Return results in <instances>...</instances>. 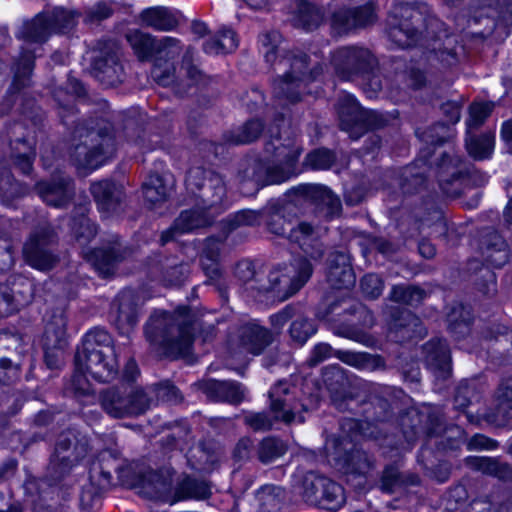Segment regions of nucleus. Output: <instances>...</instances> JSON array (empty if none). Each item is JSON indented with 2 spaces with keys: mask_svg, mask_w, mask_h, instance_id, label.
Segmentation results:
<instances>
[{
  "mask_svg": "<svg viewBox=\"0 0 512 512\" xmlns=\"http://www.w3.org/2000/svg\"><path fill=\"white\" fill-rule=\"evenodd\" d=\"M322 230L308 222H299L289 229L288 239L297 244L313 260L322 258L324 249L321 241Z\"/></svg>",
  "mask_w": 512,
  "mask_h": 512,
  "instance_id": "20",
  "label": "nucleus"
},
{
  "mask_svg": "<svg viewBox=\"0 0 512 512\" xmlns=\"http://www.w3.org/2000/svg\"><path fill=\"white\" fill-rule=\"evenodd\" d=\"M173 475L174 471L171 468H162L158 471L146 470L136 475L133 487L147 498L172 504Z\"/></svg>",
  "mask_w": 512,
  "mask_h": 512,
  "instance_id": "13",
  "label": "nucleus"
},
{
  "mask_svg": "<svg viewBox=\"0 0 512 512\" xmlns=\"http://www.w3.org/2000/svg\"><path fill=\"white\" fill-rule=\"evenodd\" d=\"M481 249L485 261L494 267H502L508 261L507 244L497 233L489 234L482 241Z\"/></svg>",
  "mask_w": 512,
  "mask_h": 512,
  "instance_id": "29",
  "label": "nucleus"
},
{
  "mask_svg": "<svg viewBox=\"0 0 512 512\" xmlns=\"http://www.w3.org/2000/svg\"><path fill=\"white\" fill-rule=\"evenodd\" d=\"M96 77L106 86H115L123 80V67L116 55L100 59L95 63Z\"/></svg>",
  "mask_w": 512,
  "mask_h": 512,
  "instance_id": "32",
  "label": "nucleus"
},
{
  "mask_svg": "<svg viewBox=\"0 0 512 512\" xmlns=\"http://www.w3.org/2000/svg\"><path fill=\"white\" fill-rule=\"evenodd\" d=\"M286 452L285 443L275 437L264 438L258 446V458L262 463H270L283 456Z\"/></svg>",
  "mask_w": 512,
  "mask_h": 512,
  "instance_id": "49",
  "label": "nucleus"
},
{
  "mask_svg": "<svg viewBox=\"0 0 512 512\" xmlns=\"http://www.w3.org/2000/svg\"><path fill=\"white\" fill-rule=\"evenodd\" d=\"M36 190L45 203L54 207L66 206L73 196L72 181L65 177H59L51 182H40Z\"/></svg>",
  "mask_w": 512,
  "mask_h": 512,
  "instance_id": "23",
  "label": "nucleus"
},
{
  "mask_svg": "<svg viewBox=\"0 0 512 512\" xmlns=\"http://www.w3.org/2000/svg\"><path fill=\"white\" fill-rule=\"evenodd\" d=\"M90 190L103 209L112 210L120 201L121 191L112 181L103 180L93 183Z\"/></svg>",
  "mask_w": 512,
  "mask_h": 512,
  "instance_id": "39",
  "label": "nucleus"
},
{
  "mask_svg": "<svg viewBox=\"0 0 512 512\" xmlns=\"http://www.w3.org/2000/svg\"><path fill=\"white\" fill-rule=\"evenodd\" d=\"M145 335L153 347L173 358L189 354L193 343L191 324L178 315L163 311L151 315Z\"/></svg>",
  "mask_w": 512,
  "mask_h": 512,
  "instance_id": "4",
  "label": "nucleus"
},
{
  "mask_svg": "<svg viewBox=\"0 0 512 512\" xmlns=\"http://www.w3.org/2000/svg\"><path fill=\"white\" fill-rule=\"evenodd\" d=\"M172 191V183L157 174L150 175L143 184V195L151 205L166 201Z\"/></svg>",
  "mask_w": 512,
  "mask_h": 512,
  "instance_id": "31",
  "label": "nucleus"
},
{
  "mask_svg": "<svg viewBox=\"0 0 512 512\" xmlns=\"http://www.w3.org/2000/svg\"><path fill=\"white\" fill-rule=\"evenodd\" d=\"M338 115L340 128L352 139H358L368 130L378 129L387 124V118L383 114L363 109L355 98H342Z\"/></svg>",
  "mask_w": 512,
  "mask_h": 512,
  "instance_id": "10",
  "label": "nucleus"
},
{
  "mask_svg": "<svg viewBox=\"0 0 512 512\" xmlns=\"http://www.w3.org/2000/svg\"><path fill=\"white\" fill-rule=\"evenodd\" d=\"M323 19L324 16L320 8L303 0L296 3L292 16L295 27L311 31L318 28Z\"/></svg>",
  "mask_w": 512,
  "mask_h": 512,
  "instance_id": "28",
  "label": "nucleus"
},
{
  "mask_svg": "<svg viewBox=\"0 0 512 512\" xmlns=\"http://www.w3.org/2000/svg\"><path fill=\"white\" fill-rule=\"evenodd\" d=\"M264 150L269 163L265 165L255 161L250 175L256 185L279 184L296 174V164L302 149L292 132L285 130L277 136L272 135L265 143Z\"/></svg>",
  "mask_w": 512,
  "mask_h": 512,
  "instance_id": "3",
  "label": "nucleus"
},
{
  "mask_svg": "<svg viewBox=\"0 0 512 512\" xmlns=\"http://www.w3.org/2000/svg\"><path fill=\"white\" fill-rule=\"evenodd\" d=\"M84 257L103 277L114 272L116 265L125 259L127 250L120 243L113 242L107 248H97L92 251H83Z\"/></svg>",
  "mask_w": 512,
  "mask_h": 512,
  "instance_id": "21",
  "label": "nucleus"
},
{
  "mask_svg": "<svg viewBox=\"0 0 512 512\" xmlns=\"http://www.w3.org/2000/svg\"><path fill=\"white\" fill-rule=\"evenodd\" d=\"M461 512H512V494L503 493L490 500H475Z\"/></svg>",
  "mask_w": 512,
  "mask_h": 512,
  "instance_id": "43",
  "label": "nucleus"
},
{
  "mask_svg": "<svg viewBox=\"0 0 512 512\" xmlns=\"http://www.w3.org/2000/svg\"><path fill=\"white\" fill-rule=\"evenodd\" d=\"M15 36L18 40L26 44V48L21 53L14 66L13 86L20 90L30 83L31 76V38H32V20L29 18L21 19L16 27Z\"/></svg>",
  "mask_w": 512,
  "mask_h": 512,
  "instance_id": "18",
  "label": "nucleus"
},
{
  "mask_svg": "<svg viewBox=\"0 0 512 512\" xmlns=\"http://www.w3.org/2000/svg\"><path fill=\"white\" fill-rule=\"evenodd\" d=\"M334 162V155L327 149H318L306 157V164L313 169H328Z\"/></svg>",
  "mask_w": 512,
  "mask_h": 512,
  "instance_id": "62",
  "label": "nucleus"
},
{
  "mask_svg": "<svg viewBox=\"0 0 512 512\" xmlns=\"http://www.w3.org/2000/svg\"><path fill=\"white\" fill-rule=\"evenodd\" d=\"M157 40L151 35L134 30L127 34V41L139 60H147L155 53Z\"/></svg>",
  "mask_w": 512,
  "mask_h": 512,
  "instance_id": "45",
  "label": "nucleus"
},
{
  "mask_svg": "<svg viewBox=\"0 0 512 512\" xmlns=\"http://www.w3.org/2000/svg\"><path fill=\"white\" fill-rule=\"evenodd\" d=\"M263 130V122L258 119H253L227 132L224 135V139L226 143L232 145L250 144L260 137Z\"/></svg>",
  "mask_w": 512,
  "mask_h": 512,
  "instance_id": "30",
  "label": "nucleus"
},
{
  "mask_svg": "<svg viewBox=\"0 0 512 512\" xmlns=\"http://www.w3.org/2000/svg\"><path fill=\"white\" fill-rule=\"evenodd\" d=\"M273 342L272 333L255 321L241 325L229 340L231 350L261 354Z\"/></svg>",
  "mask_w": 512,
  "mask_h": 512,
  "instance_id": "15",
  "label": "nucleus"
},
{
  "mask_svg": "<svg viewBox=\"0 0 512 512\" xmlns=\"http://www.w3.org/2000/svg\"><path fill=\"white\" fill-rule=\"evenodd\" d=\"M184 47L177 38L165 36L157 40L154 62H174L182 52Z\"/></svg>",
  "mask_w": 512,
  "mask_h": 512,
  "instance_id": "46",
  "label": "nucleus"
},
{
  "mask_svg": "<svg viewBox=\"0 0 512 512\" xmlns=\"http://www.w3.org/2000/svg\"><path fill=\"white\" fill-rule=\"evenodd\" d=\"M312 273L313 267L306 258H295L290 263L271 270L268 275L269 286L260 288L259 292H271L278 300L285 301L308 282Z\"/></svg>",
  "mask_w": 512,
  "mask_h": 512,
  "instance_id": "8",
  "label": "nucleus"
},
{
  "mask_svg": "<svg viewBox=\"0 0 512 512\" xmlns=\"http://www.w3.org/2000/svg\"><path fill=\"white\" fill-rule=\"evenodd\" d=\"M270 410L277 421L290 424L293 421L302 423L304 418L299 413V404L290 393V385L279 381L269 391Z\"/></svg>",
  "mask_w": 512,
  "mask_h": 512,
  "instance_id": "17",
  "label": "nucleus"
},
{
  "mask_svg": "<svg viewBox=\"0 0 512 512\" xmlns=\"http://www.w3.org/2000/svg\"><path fill=\"white\" fill-rule=\"evenodd\" d=\"M438 169L440 187L445 193L448 194L450 192L445 185L458 178V170L453 164V160L448 155H444L442 157L441 163L438 165Z\"/></svg>",
  "mask_w": 512,
  "mask_h": 512,
  "instance_id": "59",
  "label": "nucleus"
},
{
  "mask_svg": "<svg viewBox=\"0 0 512 512\" xmlns=\"http://www.w3.org/2000/svg\"><path fill=\"white\" fill-rule=\"evenodd\" d=\"M18 305L12 289L6 284H0V318L12 315L18 310Z\"/></svg>",
  "mask_w": 512,
  "mask_h": 512,
  "instance_id": "61",
  "label": "nucleus"
},
{
  "mask_svg": "<svg viewBox=\"0 0 512 512\" xmlns=\"http://www.w3.org/2000/svg\"><path fill=\"white\" fill-rule=\"evenodd\" d=\"M466 148L469 155L476 160L489 158L495 148V132L487 131L479 136H469L466 139Z\"/></svg>",
  "mask_w": 512,
  "mask_h": 512,
  "instance_id": "38",
  "label": "nucleus"
},
{
  "mask_svg": "<svg viewBox=\"0 0 512 512\" xmlns=\"http://www.w3.org/2000/svg\"><path fill=\"white\" fill-rule=\"evenodd\" d=\"M408 482L410 485H416L419 483V478L415 475L404 479L396 468L389 467L383 472L381 489L387 493H393L400 490Z\"/></svg>",
  "mask_w": 512,
  "mask_h": 512,
  "instance_id": "50",
  "label": "nucleus"
},
{
  "mask_svg": "<svg viewBox=\"0 0 512 512\" xmlns=\"http://www.w3.org/2000/svg\"><path fill=\"white\" fill-rule=\"evenodd\" d=\"M237 47L238 38L235 32L231 29L223 28L219 31L217 37L204 43L203 50L207 54L218 55L233 52Z\"/></svg>",
  "mask_w": 512,
  "mask_h": 512,
  "instance_id": "41",
  "label": "nucleus"
},
{
  "mask_svg": "<svg viewBox=\"0 0 512 512\" xmlns=\"http://www.w3.org/2000/svg\"><path fill=\"white\" fill-rule=\"evenodd\" d=\"M66 330V320L62 314L54 316L53 321L48 323L45 329V338L47 345L51 344L54 348L61 347Z\"/></svg>",
  "mask_w": 512,
  "mask_h": 512,
  "instance_id": "57",
  "label": "nucleus"
},
{
  "mask_svg": "<svg viewBox=\"0 0 512 512\" xmlns=\"http://www.w3.org/2000/svg\"><path fill=\"white\" fill-rule=\"evenodd\" d=\"M24 194V188L12 175L6 173L0 177V197L3 203L9 205Z\"/></svg>",
  "mask_w": 512,
  "mask_h": 512,
  "instance_id": "55",
  "label": "nucleus"
},
{
  "mask_svg": "<svg viewBox=\"0 0 512 512\" xmlns=\"http://www.w3.org/2000/svg\"><path fill=\"white\" fill-rule=\"evenodd\" d=\"M319 193L322 198V202L328 206L329 213L331 215L338 214L341 210V202L337 196H335L331 190L322 186H309L306 188V193Z\"/></svg>",
  "mask_w": 512,
  "mask_h": 512,
  "instance_id": "63",
  "label": "nucleus"
},
{
  "mask_svg": "<svg viewBox=\"0 0 512 512\" xmlns=\"http://www.w3.org/2000/svg\"><path fill=\"white\" fill-rule=\"evenodd\" d=\"M471 465L484 474L495 476L499 479H508L512 476L511 468L496 459L488 457H475L470 460Z\"/></svg>",
  "mask_w": 512,
  "mask_h": 512,
  "instance_id": "47",
  "label": "nucleus"
},
{
  "mask_svg": "<svg viewBox=\"0 0 512 512\" xmlns=\"http://www.w3.org/2000/svg\"><path fill=\"white\" fill-rule=\"evenodd\" d=\"M422 21V12L410 4H397L388 17V37L398 47L414 44L418 37L416 24Z\"/></svg>",
  "mask_w": 512,
  "mask_h": 512,
  "instance_id": "11",
  "label": "nucleus"
},
{
  "mask_svg": "<svg viewBox=\"0 0 512 512\" xmlns=\"http://www.w3.org/2000/svg\"><path fill=\"white\" fill-rule=\"evenodd\" d=\"M116 326L121 334L128 335L138 322V313L130 296L122 295L118 306Z\"/></svg>",
  "mask_w": 512,
  "mask_h": 512,
  "instance_id": "42",
  "label": "nucleus"
},
{
  "mask_svg": "<svg viewBox=\"0 0 512 512\" xmlns=\"http://www.w3.org/2000/svg\"><path fill=\"white\" fill-rule=\"evenodd\" d=\"M141 20L146 26L155 30L170 31L179 25L180 16L167 7L156 6L142 11Z\"/></svg>",
  "mask_w": 512,
  "mask_h": 512,
  "instance_id": "25",
  "label": "nucleus"
},
{
  "mask_svg": "<svg viewBox=\"0 0 512 512\" xmlns=\"http://www.w3.org/2000/svg\"><path fill=\"white\" fill-rule=\"evenodd\" d=\"M346 472L351 474L364 475L367 473L372 463L366 452L361 450L353 451L346 460Z\"/></svg>",
  "mask_w": 512,
  "mask_h": 512,
  "instance_id": "58",
  "label": "nucleus"
},
{
  "mask_svg": "<svg viewBox=\"0 0 512 512\" xmlns=\"http://www.w3.org/2000/svg\"><path fill=\"white\" fill-rule=\"evenodd\" d=\"M484 15L506 25L512 24V0H496L495 7H491L490 4L477 7L472 18L473 22L479 23Z\"/></svg>",
  "mask_w": 512,
  "mask_h": 512,
  "instance_id": "37",
  "label": "nucleus"
},
{
  "mask_svg": "<svg viewBox=\"0 0 512 512\" xmlns=\"http://www.w3.org/2000/svg\"><path fill=\"white\" fill-rule=\"evenodd\" d=\"M390 297L395 302L408 305H417L424 299L425 292L424 290L415 286L397 285L392 288Z\"/></svg>",
  "mask_w": 512,
  "mask_h": 512,
  "instance_id": "52",
  "label": "nucleus"
},
{
  "mask_svg": "<svg viewBox=\"0 0 512 512\" xmlns=\"http://www.w3.org/2000/svg\"><path fill=\"white\" fill-rule=\"evenodd\" d=\"M10 146L11 157L15 167L22 173L29 175L32 172V162L30 160L32 146L30 144L29 134L11 140Z\"/></svg>",
  "mask_w": 512,
  "mask_h": 512,
  "instance_id": "36",
  "label": "nucleus"
},
{
  "mask_svg": "<svg viewBox=\"0 0 512 512\" xmlns=\"http://www.w3.org/2000/svg\"><path fill=\"white\" fill-rule=\"evenodd\" d=\"M495 106L496 102L485 98L472 101L468 107V118L465 121L467 133L470 134L472 130L479 129L490 117Z\"/></svg>",
  "mask_w": 512,
  "mask_h": 512,
  "instance_id": "34",
  "label": "nucleus"
},
{
  "mask_svg": "<svg viewBox=\"0 0 512 512\" xmlns=\"http://www.w3.org/2000/svg\"><path fill=\"white\" fill-rule=\"evenodd\" d=\"M78 14L73 10L55 7L34 18V42L45 41L53 33H65L77 23Z\"/></svg>",
  "mask_w": 512,
  "mask_h": 512,
  "instance_id": "14",
  "label": "nucleus"
},
{
  "mask_svg": "<svg viewBox=\"0 0 512 512\" xmlns=\"http://www.w3.org/2000/svg\"><path fill=\"white\" fill-rule=\"evenodd\" d=\"M376 14L372 4L358 9H338L331 14V27L338 34L348 33L354 29L373 23Z\"/></svg>",
  "mask_w": 512,
  "mask_h": 512,
  "instance_id": "19",
  "label": "nucleus"
},
{
  "mask_svg": "<svg viewBox=\"0 0 512 512\" xmlns=\"http://www.w3.org/2000/svg\"><path fill=\"white\" fill-rule=\"evenodd\" d=\"M497 415L503 420L512 418V378L501 382L497 391Z\"/></svg>",
  "mask_w": 512,
  "mask_h": 512,
  "instance_id": "51",
  "label": "nucleus"
},
{
  "mask_svg": "<svg viewBox=\"0 0 512 512\" xmlns=\"http://www.w3.org/2000/svg\"><path fill=\"white\" fill-rule=\"evenodd\" d=\"M75 365L85 370L98 382H109L118 373V364L110 335L103 329L88 332L82 348L75 356Z\"/></svg>",
  "mask_w": 512,
  "mask_h": 512,
  "instance_id": "6",
  "label": "nucleus"
},
{
  "mask_svg": "<svg viewBox=\"0 0 512 512\" xmlns=\"http://www.w3.org/2000/svg\"><path fill=\"white\" fill-rule=\"evenodd\" d=\"M195 50L187 47L180 66L174 62H154L151 70L153 80L160 86L185 89L191 86H207L212 79L202 74L194 65Z\"/></svg>",
  "mask_w": 512,
  "mask_h": 512,
  "instance_id": "7",
  "label": "nucleus"
},
{
  "mask_svg": "<svg viewBox=\"0 0 512 512\" xmlns=\"http://www.w3.org/2000/svg\"><path fill=\"white\" fill-rule=\"evenodd\" d=\"M151 400L143 389L132 386L113 387L101 394V406L114 417L123 418L143 414Z\"/></svg>",
  "mask_w": 512,
  "mask_h": 512,
  "instance_id": "9",
  "label": "nucleus"
},
{
  "mask_svg": "<svg viewBox=\"0 0 512 512\" xmlns=\"http://www.w3.org/2000/svg\"><path fill=\"white\" fill-rule=\"evenodd\" d=\"M383 281L376 274H367L361 280V289L366 297L375 299L382 294Z\"/></svg>",
  "mask_w": 512,
  "mask_h": 512,
  "instance_id": "64",
  "label": "nucleus"
},
{
  "mask_svg": "<svg viewBox=\"0 0 512 512\" xmlns=\"http://www.w3.org/2000/svg\"><path fill=\"white\" fill-rule=\"evenodd\" d=\"M471 321L470 311L463 305L453 308L448 315L449 328L452 333L466 335L469 333V324Z\"/></svg>",
  "mask_w": 512,
  "mask_h": 512,
  "instance_id": "53",
  "label": "nucleus"
},
{
  "mask_svg": "<svg viewBox=\"0 0 512 512\" xmlns=\"http://www.w3.org/2000/svg\"><path fill=\"white\" fill-rule=\"evenodd\" d=\"M40 238L34 237V269L41 271L50 270L56 263L57 258L47 249L40 248Z\"/></svg>",
  "mask_w": 512,
  "mask_h": 512,
  "instance_id": "60",
  "label": "nucleus"
},
{
  "mask_svg": "<svg viewBox=\"0 0 512 512\" xmlns=\"http://www.w3.org/2000/svg\"><path fill=\"white\" fill-rule=\"evenodd\" d=\"M72 230L77 243L81 247L89 243L97 232L95 224L84 215L77 220H73Z\"/></svg>",
  "mask_w": 512,
  "mask_h": 512,
  "instance_id": "56",
  "label": "nucleus"
},
{
  "mask_svg": "<svg viewBox=\"0 0 512 512\" xmlns=\"http://www.w3.org/2000/svg\"><path fill=\"white\" fill-rule=\"evenodd\" d=\"M200 386L206 396L213 401L238 404L245 397V390L242 385L232 381L209 379L203 381Z\"/></svg>",
  "mask_w": 512,
  "mask_h": 512,
  "instance_id": "24",
  "label": "nucleus"
},
{
  "mask_svg": "<svg viewBox=\"0 0 512 512\" xmlns=\"http://www.w3.org/2000/svg\"><path fill=\"white\" fill-rule=\"evenodd\" d=\"M260 51L277 76L272 81L273 93H292L294 89L315 79L321 68L308 71L307 56L299 51H289L281 34L265 32L259 37Z\"/></svg>",
  "mask_w": 512,
  "mask_h": 512,
  "instance_id": "2",
  "label": "nucleus"
},
{
  "mask_svg": "<svg viewBox=\"0 0 512 512\" xmlns=\"http://www.w3.org/2000/svg\"><path fill=\"white\" fill-rule=\"evenodd\" d=\"M71 160L78 169L94 170L109 160L116 151L111 126L103 123L95 130L78 124L73 131Z\"/></svg>",
  "mask_w": 512,
  "mask_h": 512,
  "instance_id": "5",
  "label": "nucleus"
},
{
  "mask_svg": "<svg viewBox=\"0 0 512 512\" xmlns=\"http://www.w3.org/2000/svg\"><path fill=\"white\" fill-rule=\"evenodd\" d=\"M87 449L84 436L72 429L65 430L57 437L50 465L61 476L87 454Z\"/></svg>",
  "mask_w": 512,
  "mask_h": 512,
  "instance_id": "12",
  "label": "nucleus"
},
{
  "mask_svg": "<svg viewBox=\"0 0 512 512\" xmlns=\"http://www.w3.org/2000/svg\"><path fill=\"white\" fill-rule=\"evenodd\" d=\"M391 332L400 334L399 339H410L422 336L423 328L420 319L410 311H403L401 317L396 319L392 326Z\"/></svg>",
  "mask_w": 512,
  "mask_h": 512,
  "instance_id": "44",
  "label": "nucleus"
},
{
  "mask_svg": "<svg viewBox=\"0 0 512 512\" xmlns=\"http://www.w3.org/2000/svg\"><path fill=\"white\" fill-rule=\"evenodd\" d=\"M24 194V188L12 175L6 173L0 177V197L3 203L9 205Z\"/></svg>",
  "mask_w": 512,
  "mask_h": 512,
  "instance_id": "54",
  "label": "nucleus"
},
{
  "mask_svg": "<svg viewBox=\"0 0 512 512\" xmlns=\"http://www.w3.org/2000/svg\"><path fill=\"white\" fill-rule=\"evenodd\" d=\"M326 277L333 288L352 287L356 279L349 255L344 252L331 253L327 261Z\"/></svg>",
  "mask_w": 512,
  "mask_h": 512,
  "instance_id": "22",
  "label": "nucleus"
},
{
  "mask_svg": "<svg viewBox=\"0 0 512 512\" xmlns=\"http://www.w3.org/2000/svg\"><path fill=\"white\" fill-rule=\"evenodd\" d=\"M427 364L437 373L438 377H447L450 372V352L445 340L434 339L425 346Z\"/></svg>",
  "mask_w": 512,
  "mask_h": 512,
  "instance_id": "26",
  "label": "nucleus"
},
{
  "mask_svg": "<svg viewBox=\"0 0 512 512\" xmlns=\"http://www.w3.org/2000/svg\"><path fill=\"white\" fill-rule=\"evenodd\" d=\"M185 183L187 190L198 202L195 208L182 211L173 225L162 233V244L178 235L211 225L223 210L226 186L219 174L199 167L193 168L189 170Z\"/></svg>",
  "mask_w": 512,
  "mask_h": 512,
  "instance_id": "1",
  "label": "nucleus"
},
{
  "mask_svg": "<svg viewBox=\"0 0 512 512\" xmlns=\"http://www.w3.org/2000/svg\"><path fill=\"white\" fill-rule=\"evenodd\" d=\"M316 486H322L319 505L331 511H337L345 503L344 489L339 484L329 479H319Z\"/></svg>",
  "mask_w": 512,
  "mask_h": 512,
  "instance_id": "35",
  "label": "nucleus"
},
{
  "mask_svg": "<svg viewBox=\"0 0 512 512\" xmlns=\"http://www.w3.org/2000/svg\"><path fill=\"white\" fill-rule=\"evenodd\" d=\"M374 62L375 60L371 52L363 47H341L332 56V63L336 72L343 78H349L353 74L368 71Z\"/></svg>",
  "mask_w": 512,
  "mask_h": 512,
  "instance_id": "16",
  "label": "nucleus"
},
{
  "mask_svg": "<svg viewBox=\"0 0 512 512\" xmlns=\"http://www.w3.org/2000/svg\"><path fill=\"white\" fill-rule=\"evenodd\" d=\"M335 357L358 370L372 372L385 368V362L381 356L367 352L337 350L335 351Z\"/></svg>",
  "mask_w": 512,
  "mask_h": 512,
  "instance_id": "27",
  "label": "nucleus"
},
{
  "mask_svg": "<svg viewBox=\"0 0 512 512\" xmlns=\"http://www.w3.org/2000/svg\"><path fill=\"white\" fill-rule=\"evenodd\" d=\"M220 249V240L212 237L208 238L200 256L202 268L211 280H217L221 275L219 265Z\"/></svg>",
  "mask_w": 512,
  "mask_h": 512,
  "instance_id": "33",
  "label": "nucleus"
},
{
  "mask_svg": "<svg viewBox=\"0 0 512 512\" xmlns=\"http://www.w3.org/2000/svg\"><path fill=\"white\" fill-rule=\"evenodd\" d=\"M210 495V488L204 481L185 477L174 488L172 504L186 498L204 499Z\"/></svg>",
  "mask_w": 512,
  "mask_h": 512,
  "instance_id": "40",
  "label": "nucleus"
},
{
  "mask_svg": "<svg viewBox=\"0 0 512 512\" xmlns=\"http://www.w3.org/2000/svg\"><path fill=\"white\" fill-rule=\"evenodd\" d=\"M317 327L313 320L299 315L293 319L289 328L291 339L297 344L303 345L316 333Z\"/></svg>",
  "mask_w": 512,
  "mask_h": 512,
  "instance_id": "48",
  "label": "nucleus"
}]
</instances>
